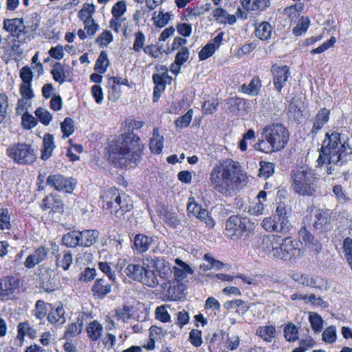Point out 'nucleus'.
Returning <instances> with one entry per match:
<instances>
[{
	"instance_id": "f257e3e1",
	"label": "nucleus",
	"mask_w": 352,
	"mask_h": 352,
	"mask_svg": "<svg viewBox=\"0 0 352 352\" xmlns=\"http://www.w3.org/2000/svg\"><path fill=\"white\" fill-rule=\"evenodd\" d=\"M144 144L133 132L122 133L111 141L108 146V160L119 168H135L140 162Z\"/></svg>"
},
{
	"instance_id": "f03ea898",
	"label": "nucleus",
	"mask_w": 352,
	"mask_h": 352,
	"mask_svg": "<svg viewBox=\"0 0 352 352\" xmlns=\"http://www.w3.org/2000/svg\"><path fill=\"white\" fill-rule=\"evenodd\" d=\"M322 143L317 160L318 165L327 164L326 173L332 175L350 159L352 148L346 141H342L340 133L337 131L327 132Z\"/></svg>"
},
{
	"instance_id": "7ed1b4c3",
	"label": "nucleus",
	"mask_w": 352,
	"mask_h": 352,
	"mask_svg": "<svg viewBox=\"0 0 352 352\" xmlns=\"http://www.w3.org/2000/svg\"><path fill=\"white\" fill-rule=\"evenodd\" d=\"M242 166L232 159L222 160L212 169L210 182L212 188L224 195L235 193L242 182Z\"/></svg>"
},
{
	"instance_id": "20e7f679",
	"label": "nucleus",
	"mask_w": 352,
	"mask_h": 352,
	"mask_svg": "<svg viewBox=\"0 0 352 352\" xmlns=\"http://www.w3.org/2000/svg\"><path fill=\"white\" fill-rule=\"evenodd\" d=\"M149 255L144 256L141 263H128L126 259L120 260L117 268L122 274L127 277L129 280L140 282L149 287H155L159 284L155 272H151L146 266V259Z\"/></svg>"
},
{
	"instance_id": "39448f33",
	"label": "nucleus",
	"mask_w": 352,
	"mask_h": 352,
	"mask_svg": "<svg viewBox=\"0 0 352 352\" xmlns=\"http://www.w3.org/2000/svg\"><path fill=\"white\" fill-rule=\"evenodd\" d=\"M263 138L258 149L265 153L278 151L284 148L289 139L288 129L280 123L267 125L263 131Z\"/></svg>"
},
{
	"instance_id": "423d86ee",
	"label": "nucleus",
	"mask_w": 352,
	"mask_h": 352,
	"mask_svg": "<svg viewBox=\"0 0 352 352\" xmlns=\"http://www.w3.org/2000/svg\"><path fill=\"white\" fill-rule=\"evenodd\" d=\"M292 188L302 196H311L316 191L317 177L312 170L300 167L292 173Z\"/></svg>"
},
{
	"instance_id": "0eeeda50",
	"label": "nucleus",
	"mask_w": 352,
	"mask_h": 352,
	"mask_svg": "<svg viewBox=\"0 0 352 352\" xmlns=\"http://www.w3.org/2000/svg\"><path fill=\"white\" fill-rule=\"evenodd\" d=\"M6 155L14 163L19 165L32 164L37 158L36 151L25 142L11 144L6 149Z\"/></svg>"
},
{
	"instance_id": "6e6552de",
	"label": "nucleus",
	"mask_w": 352,
	"mask_h": 352,
	"mask_svg": "<svg viewBox=\"0 0 352 352\" xmlns=\"http://www.w3.org/2000/svg\"><path fill=\"white\" fill-rule=\"evenodd\" d=\"M146 266L151 272H155L156 276L161 279L167 280L162 283L163 288H170L173 280V268L170 263L162 257L152 256L146 259Z\"/></svg>"
},
{
	"instance_id": "1a4fd4ad",
	"label": "nucleus",
	"mask_w": 352,
	"mask_h": 352,
	"mask_svg": "<svg viewBox=\"0 0 352 352\" xmlns=\"http://www.w3.org/2000/svg\"><path fill=\"white\" fill-rule=\"evenodd\" d=\"M278 245L275 247L272 258L282 260H289L293 258L298 249L296 246L297 243L294 241L290 237L282 238L280 236Z\"/></svg>"
},
{
	"instance_id": "9d476101",
	"label": "nucleus",
	"mask_w": 352,
	"mask_h": 352,
	"mask_svg": "<svg viewBox=\"0 0 352 352\" xmlns=\"http://www.w3.org/2000/svg\"><path fill=\"white\" fill-rule=\"evenodd\" d=\"M46 184L57 191L71 193L74 189L76 182L72 178H67L62 175L57 174L48 176Z\"/></svg>"
},
{
	"instance_id": "9b49d317",
	"label": "nucleus",
	"mask_w": 352,
	"mask_h": 352,
	"mask_svg": "<svg viewBox=\"0 0 352 352\" xmlns=\"http://www.w3.org/2000/svg\"><path fill=\"white\" fill-rule=\"evenodd\" d=\"M280 236L274 234L260 235L255 242L256 248L261 252L272 257L275 247L278 245Z\"/></svg>"
},
{
	"instance_id": "f8f14e48",
	"label": "nucleus",
	"mask_w": 352,
	"mask_h": 352,
	"mask_svg": "<svg viewBox=\"0 0 352 352\" xmlns=\"http://www.w3.org/2000/svg\"><path fill=\"white\" fill-rule=\"evenodd\" d=\"M187 211L189 214L204 221L208 227H214L215 224L214 219L208 215V212L206 209L202 208V206L195 201L193 197L188 199Z\"/></svg>"
},
{
	"instance_id": "ddd939ff",
	"label": "nucleus",
	"mask_w": 352,
	"mask_h": 352,
	"mask_svg": "<svg viewBox=\"0 0 352 352\" xmlns=\"http://www.w3.org/2000/svg\"><path fill=\"white\" fill-rule=\"evenodd\" d=\"M271 72L273 76V84L275 89L280 92L285 86L288 78L290 76V70L288 66H279L273 65Z\"/></svg>"
},
{
	"instance_id": "4468645a",
	"label": "nucleus",
	"mask_w": 352,
	"mask_h": 352,
	"mask_svg": "<svg viewBox=\"0 0 352 352\" xmlns=\"http://www.w3.org/2000/svg\"><path fill=\"white\" fill-rule=\"evenodd\" d=\"M226 235L232 240H237L242 236V217L240 215L231 216L226 222Z\"/></svg>"
},
{
	"instance_id": "2eb2a0df",
	"label": "nucleus",
	"mask_w": 352,
	"mask_h": 352,
	"mask_svg": "<svg viewBox=\"0 0 352 352\" xmlns=\"http://www.w3.org/2000/svg\"><path fill=\"white\" fill-rule=\"evenodd\" d=\"M49 253L47 247L41 245L30 252L24 261V266L27 269H32L36 265L44 261Z\"/></svg>"
},
{
	"instance_id": "dca6fc26",
	"label": "nucleus",
	"mask_w": 352,
	"mask_h": 352,
	"mask_svg": "<svg viewBox=\"0 0 352 352\" xmlns=\"http://www.w3.org/2000/svg\"><path fill=\"white\" fill-rule=\"evenodd\" d=\"M113 195L116 196L113 208L116 210V214L118 215L119 212H120V214H122L132 209V200L129 195L124 193L120 194L118 188L113 189Z\"/></svg>"
},
{
	"instance_id": "f3484780",
	"label": "nucleus",
	"mask_w": 352,
	"mask_h": 352,
	"mask_svg": "<svg viewBox=\"0 0 352 352\" xmlns=\"http://www.w3.org/2000/svg\"><path fill=\"white\" fill-rule=\"evenodd\" d=\"M3 29L17 38L21 35H25L28 32L24 25L23 19L19 18L5 19Z\"/></svg>"
},
{
	"instance_id": "a211bd4d",
	"label": "nucleus",
	"mask_w": 352,
	"mask_h": 352,
	"mask_svg": "<svg viewBox=\"0 0 352 352\" xmlns=\"http://www.w3.org/2000/svg\"><path fill=\"white\" fill-rule=\"evenodd\" d=\"M49 305L51 309L47 316L48 322L56 327H61L66 322L65 311L63 305L58 303L53 306Z\"/></svg>"
},
{
	"instance_id": "6ab92c4d",
	"label": "nucleus",
	"mask_w": 352,
	"mask_h": 352,
	"mask_svg": "<svg viewBox=\"0 0 352 352\" xmlns=\"http://www.w3.org/2000/svg\"><path fill=\"white\" fill-rule=\"evenodd\" d=\"M289 276L296 283H298L305 287L318 289H321L322 287V285L318 283L316 278H314L313 276L306 273H302L298 271H294L289 274Z\"/></svg>"
},
{
	"instance_id": "aec40b11",
	"label": "nucleus",
	"mask_w": 352,
	"mask_h": 352,
	"mask_svg": "<svg viewBox=\"0 0 352 352\" xmlns=\"http://www.w3.org/2000/svg\"><path fill=\"white\" fill-rule=\"evenodd\" d=\"M175 263L177 266L173 267V283H174V280L179 283L183 280L188 274H193L194 272L189 265L180 258H177Z\"/></svg>"
},
{
	"instance_id": "412c9836",
	"label": "nucleus",
	"mask_w": 352,
	"mask_h": 352,
	"mask_svg": "<svg viewBox=\"0 0 352 352\" xmlns=\"http://www.w3.org/2000/svg\"><path fill=\"white\" fill-rule=\"evenodd\" d=\"M64 204L59 196L50 195L43 200L41 208L43 210H49L50 212L60 213L63 212Z\"/></svg>"
},
{
	"instance_id": "4be33fe9",
	"label": "nucleus",
	"mask_w": 352,
	"mask_h": 352,
	"mask_svg": "<svg viewBox=\"0 0 352 352\" xmlns=\"http://www.w3.org/2000/svg\"><path fill=\"white\" fill-rule=\"evenodd\" d=\"M19 286V280L14 276L1 278L0 280V298L13 294Z\"/></svg>"
},
{
	"instance_id": "5701e85b",
	"label": "nucleus",
	"mask_w": 352,
	"mask_h": 352,
	"mask_svg": "<svg viewBox=\"0 0 352 352\" xmlns=\"http://www.w3.org/2000/svg\"><path fill=\"white\" fill-rule=\"evenodd\" d=\"M329 116L330 110L326 108L320 109L316 116L311 120L313 127L311 130V133H312L314 135H316L318 132L329 121Z\"/></svg>"
},
{
	"instance_id": "b1692460",
	"label": "nucleus",
	"mask_w": 352,
	"mask_h": 352,
	"mask_svg": "<svg viewBox=\"0 0 352 352\" xmlns=\"http://www.w3.org/2000/svg\"><path fill=\"white\" fill-rule=\"evenodd\" d=\"M153 241L152 237L139 233L134 236L132 248L138 253H144L149 250Z\"/></svg>"
},
{
	"instance_id": "393cba45",
	"label": "nucleus",
	"mask_w": 352,
	"mask_h": 352,
	"mask_svg": "<svg viewBox=\"0 0 352 352\" xmlns=\"http://www.w3.org/2000/svg\"><path fill=\"white\" fill-rule=\"evenodd\" d=\"M25 336H28L31 339H34L37 336L36 330L27 321L21 322L18 324L16 339L22 342Z\"/></svg>"
},
{
	"instance_id": "a878e982",
	"label": "nucleus",
	"mask_w": 352,
	"mask_h": 352,
	"mask_svg": "<svg viewBox=\"0 0 352 352\" xmlns=\"http://www.w3.org/2000/svg\"><path fill=\"white\" fill-rule=\"evenodd\" d=\"M80 236V245L82 247H90L97 241L99 237V232L97 230H84L78 231Z\"/></svg>"
},
{
	"instance_id": "bb28decb",
	"label": "nucleus",
	"mask_w": 352,
	"mask_h": 352,
	"mask_svg": "<svg viewBox=\"0 0 352 352\" xmlns=\"http://www.w3.org/2000/svg\"><path fill=\"white\" fill-rule=\"evenodd\" d=\"M91 291L94 296L102 299L111 292V285L105 279L98 278L94 284Z\"/></svg>"
},
{
	"instance_id": "cd10ccee",
	"label": "nucleus",
	"mask_w": 352,
	"mask_h": 352,
	"mask_svg": "<svg viewBox=\"0 0 352 352\" xmlns=\"http://www.w3.org/2000/svg\"><path fill=\"white\" fill-rule=\"evenodd\" d=\"M164 137L160 134L158 128H155L149 142V148L154 154H160L164 147Z\"/></svg>"
},
{
	"instance_id": "c85d7f7f",
	"label": "nucleus",
	"mask_w": 352,
	"mask_h": 352,
	"mask_svg": "<svg viewBox=\"0 0 352 352\" xmlns=\"http://www.w3.org/2000/svg\"><path fill=\"white\" fill-rule=\"evenodd\" d=\"M256 334L259 336L263 341L272 342L276 337L277 332L276 327L272 324H267L261 326L256 330Z\"/></svg>"
},
{
	"instance_id": "c756f323",
	"label": "nucleus",
	"mask_w": 352,
	"mask_h": 352,
	"mask_svg": "<svg viewBox=\"0 0 352 352\" xmlns=\"http://www.w3.org/2000/svg\"><path fill=\"white\" fill-rule=\"evenodd\" d=\"M54 148V136L50 133H46L43 140L41 158L43 160H48L51 157Z\"/></svg>"
},
{
	"instance_id": "7c9ffc66",
	"label": "nucleus",
	"mask_w": 352,
	"mask_h": 352,
	"mask_svg": "<svg viewBox=\"0 0 352 352\" xmlns=\"http://www.w3.org/2000/svg\"><path fill=\"white\" fill-rule=\"evenodd\" d=\"M213 17L215 21L221 24H234L236 19L234 14H228L224 9L217 8L213 11Z\"/></svg>"
},
{
	"instance_id": "2f4dec72",
	"label": "nucleus",
	"mask_w": 352,
	"mask_h": 352,
	"mask_svg": "<svg viewBox=\"0 0 352 352\" xmlns=\"http://www.w3.org/2000/svg\"><path fill=\"white\" fill-rule=\"evenodd\" d=\"M86 331L90 340L96 342L100 338L103 327L97 320H94L88 324Z\"/></svg>"
},
{
	"instance_id": "473e14b6",
	"label": "nucleus",
	"mask_w": 352,
	"mask_h": 352,
	"mask_svg": "<svg viewBox=\"0 0 352 352\" xmlns=\"http://www.w3.org/2000/svg\"><path fill=\"white\" fill-rule=\"evenodd\" d=\"M314 216L316 219L314 226L317 229L322 228L325 225L330 223L331 217L328 210L317 209L315 211Z\"/></svg>"
},
{
	"instance_id": "72a5a7b5",
	"label": "nucleus",
	"mask_w": 352,
	"mask_h": 352,
	"mask_svg": "<svg viewBox=\"0 0 352 352\" xmlns=\"http://www.w3.org/2000/svg\"><path fill=\"white\" fill-rule=\"evenodd\" d=\"M270 5V0H243V8L247 10L262 11Z\"/></svg>"
},
{
	"instance_id": "f704fd0d",
	"label": "nucleus",
	"mask_w": 352,
	"mask_h": 352,
	"mask_svg": "<svg viewBox=\"0 0 352 352\" xmlns=\"http://www.w3.org/2000/svg\"><path fill=\"white\" fill-rule=\"evenodd\" d=\"M73 262L72 254L70 251H64L63 254L56 256V264L57 267L64 270H68Z\"/></svg>"
},
{
	"instance_id": "c9c22d12",
	"label": "nucleus",
	"mask_w": 352,
	"mask_h": 352,
	"mask_svg": "<svg viewBox=\"0 0 352 352\" xmlns=\"http://www.w3.org/2000/svg\"><path fill=\"white\" fill-rule=\"evenodd\" d=\"M63 245L69 248L80 246L78 230H73L64 234L62 238Z\"/></svg>"
},
{
	"instance_id": "e433bc0d",
	"label": "nucleus",
	"mask_w": 352,
	"mask_h": 352,
	"mask_svg": "<svg viewBox=\"0 0 352 352\" xmlns=\"http://www.w3.org/2000/svg\"><path fill=\"white\" fill-rule=\"evenodd\" d=\"M51 74L54 80L60 85H63L66 80L65 67L59 62L54 63L51 70Z\"/></svg>"
},
{
	"instance_id": "4c0bfd02",
	"label": "nucleus",
	"mask_w": 352,
	"mask_h": 352,
	"mask_svg": "<svg viewBox=\"0 0 352 352\" xmlns=\"http://www.w3.org/2000/svg\"><path fill=\"white\" fill-rule=\"evenodd\" d=\"M261 87V82L258 77L252 78L248 86L243 85V93L255 96L258 95Z\"/></svg>"
},
{
	"instance_id": "58836bf2",
	"label": "nucleus",
	"mask_w": 352,
	"mask_h": 352,
	"mask_svg": "<svg viewBox=\"0 0 352 352\" xmlns=\"http://www.w3.org/2000/svg\"><path fill=\"white\" fill-rule=\"evenodd\" d=\"M283 333L285 340L289 342H294L298 339V329L297 327L292 322L285 326Z\"/></svg>"
},
{
	"instance_id": "ea45409f",
	"label": "nucleus",
	"mask_w": 352,
	"mask_h": 352,
	"mask_svg": "<svg viewBox=\"0 0 352 352\" xmlns=\"http://www.w3.org/2000/svg\"><path fill=\"white\" fill-rule=\"evenodd\" d=\"M109 65V60L107 54L105 51H102L96 61L94 69L99 74H104L106 72Z\"/></svg>"
},
{
	"instance_id": "a19ab883",
	"label": "nucleus",
	"mask_w": 352,
	"mask_h": 352,
	"mask_svg": "<svg viewBox=\"0 0 352 352\" xmlns=\"http://www.w3.org/2000/svg\"><path fill=\"white\" fill-rule=\"evenodd\" d=\"M272 26L266 21L261 23L255 30L256 36L261 40H267L272 34Z\"/></svg>"
},
{
	"instance_id": "79ce46f5",
	"label": "nucleus",
	"mask_w": 352,
	"mask_h": 352,
	"mask_svg": "<svg viewBox=\"0 0 352 352\" xmlns=\"http://www.w3.org/2000/svg\"><path fill=\"white\" fill-rule=\"evenodd\" d=\"M94 12L95 6L94 4L85 3L78 15L79 19L85 23L94 20L92 15Z\"/></svg>"
},
{
	"instance_id": "37998d69",
	"label": "nucleus",
	"mask_w": 352,
	"mask_h": 352,
	"mask_svg": "<svg viewBox=\"0 0 352 352\" xmlns=\"http://www.w3.org/2000/svg\"><path fill=\"white\" fill-rule=\"evenodd\" d=\"M156 12H154L153 20L154 25L160 28L166 26L170 21L173 14L170 12L164 13L163 11H160L157 16H155Z\"/></svg>"
},
{
	"instance_id": "c03bdc74",
	"label": "nucleus",
	"mask_w": 352,
	"mask_h": 352,
	"mask_svg": "<svg viewBox=\"0 0 352 352\" xmlns=\"http://www.w3.org/2000/svg\"><path fill=\"white\" fill-rule=\"evenodd\" d=\"M267 193L261 190L258 192V194L256 197V202L254 206H250L248 208V212L251 214H261L263 210V204L261 202V199H265L266 197Z\"/></svg>"
},
{
	"instance_id": "a18cd8bd",
	"label": "nucleus",
	"mask_w": 352,
	"mask_h": 352,
	"mask_svg": "<svg viewBox=\"0 0 352 352\" xmlns=\"http://www.w3.org/2000/svg\"><path fill=\"white\" fill-rule=\"evenodd\" d=\"M82 321L78 319L76 322L70 324L65 332V338H73L81 333L82 330Z\"/></svg>"
},
{
	"instance_id": "49530a36",
	"label": "nucleus",
	"mask_w": 352,
	"mask_h": 352,
	"mask_svg": "<svg viewBox=\"0 0 352 352\" xmlns=\"http://www.w3.org/2000/svg\"><path fill=\"white\" fill-rule=\"evenodd\" d=\"M47 305L48 304L42 300H38L36 302L34 316L36 319L41 320L45 318L47 313Z\"/></svg>"
},
{
	"instance_id": "de8ad7c7",
	"label": "nucleus",
	"mask_w": 352,
	"mask_h": 352,
	"mask_svg": "<svg viewBox=\"0 0 352 352\" xmlns=\"http://www.w3.org/2000/svg\"><path fill=\"white\" fill-rule=\"evenodd\" d=\"M60 129L63 137H69L74 132V120L69 117H67L60 123Z\"/></svg>"
},
{
	"instance_id": "09e8293b",
	"label": "nucleus",
	"mask_w": 352,
	"mask_h": 352,
	"mask_svg": "<svg viewBox=\"0 0 352 352\" xmlns=\"http://www.w3.org/2000/svg\"><path fill=\"white\" fill-rule=\"evenodd\" d=\"M167 305L158 306L155 309V318L164 323L170 321V316L167 311Z\"/></svg>"
},
{
	"instance_id": "8fccbe9b",
	"label": "nucleus",
	"mask_w": 352,
	"mask_h": 352,
	"mask_svg": "<svg viewBox=\"0 0 352 352\" xmlns=\"http://www.w3.org/2000/svg\"><path fill=\"white\" fill-rule=\"evenodd\" d=\"M302 8V6L297 8L296 5L289 6L283 10V13L291 21H296L301 13Z\"/></svg>"
},
{
	"instance_id": "3c124183",
	"label": "nucleus",
	"mask_w": 352,
	"mask_h": 352,
	"mask_svg": "<svg viewBox=\"0 0 352 352\" xmlns=\"http://www.w3.org/2000/svg\"><path fill=\"white\" fill-rule=\"evenodd\" d=\"M36 116L38 119V120L45 126H47L50 124L52 116L51 113L42 107H38L36 109L34 112Z\"/></svg>"
},
{
	"instance_id": "603ef678",
	"label": "nucleus",
	"mask_w": 352,
	"mask_h": 352,
	"mask_svg": "<svg viewBox=\"0 0 352 352\" xmlns=\"http://www.w3.org/2000/svg\"><path fill=\"white\" fill-rule=\"evenodd\" d=\"M113 40V36L111 31L104 30L96 39V43L102 47H107Z\"/></svg>"
},
{
	"instance_id": "864d4df0",
	"label": "nucleus",
	"mask_w": 352,
	"mask_h": 352,
	"mask_svg": "<svg viewBox=\"0 0 352 352\" xmlns=\"http://www.w3.org/2000/svg\"><path fill=\"white\" fill-rule=\"evenodd\" d=\"M311 326L315 332H320L323 328V320L317 313H311L309 316Z\"/></svg>"
},
{
	"instance_id": "5fc2aeb1",
	"label": "nucleus",
	"mask_w": 352,
	"mask_h": 352,
	"mask_svg": "<svg viewBox=\"0 0 352 352\" xmlns=\"http://www.w3.org/2000/svg\"><path fill=\"white\" fill-rule=\"evenodd\" d=\"M192 109H189L184 116L179 117L175 122L177 128L183 129L187 127L192 117Z\"/></svg>"
},
{
	"instance_id": "6e6d98bb",
	"label": "nucleus",
	"mask_w": 352,
	"mask_h": 352,
	"mask_svg": "<svg viewBox=\"0 0 352 352\" xmlns=\"http://www.w3.org/2000/svg\"><path fill=\"white\" fill-rule=\"evenodd\" d=\"M11 228L10 215L8 208H0V229H10Z\"/></svg>"
},
{
	"instance_id": "4d7b16f0",
	"label": "nucleus",
	"mask_w": 352,
	"mask_h": 352,
	"mask_svg": "<svg viewBox=\"0 0 352 352\" xmlns=\"http://www.w3.org/2000/svg\"><path fill=\"white\" fill-rule=\"evenodd\" d=\"M274 171V165L271 162H261L258 175L267 179L270 177Z\"/></svg>"
},
{
	"instance_id": "13d9d810",
	"label": "nucleus",
	"mask_w": 352,
	"mask_h": 352,
	"mask_svg": "<svg viewBox=\"0 0 352 352\" xmlns=\"http://www.w3.org/2000/svg\"><path fill=\"white\" fill-rule=\"evenodd\" d=\"M134 42L133 50L136 52H140L144 47L146 37L142 31H138L134 34Z\"/></svg>"
},
{
	"instance_id": "bf43d9fd",
	"label": "nucleus",
	"mask_w": 352,
	"mask_h": 352,
	"mask_svg": "<svg viewBox=\"0 0 352 352\" xmlns=\"http://www.w3.org/2000/svg\"><path fill=\"white\" fill-rule=\"evenodd\" d=\"M126 11V5L124 1H119L111 8L112 17H122Z\"/></svg>"
},
{
	"instance_id": "052dcab7",
	"label": "nucleus",
	"mask_w": 352,
	"mask_h": 352,
	"mask_svg": "<svg viewBox=\"0 0 352 352\" xmlns=\"http://www.w3.org/2000/svg\"><path fill=\"white\" fill-rule=\"evenodd\" d=\"M337 338L336 329L334 326H329L322 333V340L327 343H333Z\"/></svg>"
},
{
	"instance_id": "680f3d73",
	"label": "nucleus",
	"mask_w": 352,
	"mask_h": 352,
	"mask_svg": "<svg viewBox=\"0 0 352 352\" xmlns=\"http://www.w3.org/2000/svg\"><path fill=\"white\" fill-rule=\"evenodd\" d=\"M168 78V74L160 75L154 74L152 76L153 81L155 84L154 89H159V91H164L166 88V78Z\"/></svg>"
},
{
	"instance_id": "e2e57ef3",
	"label": "nucleus",
	"mask_w": 352,
	"mask_h": 352,
	"mask_svg": "<svg viewBox=\"0 0 352 352\" xmlns=\"http://www.w3.org/2000/svg\"><path fill=\"white\" fill-rule=\"evenodd\" d=\"M262 227L268 232H280L283 226L276 225L272 217L265 218L262 221Z\"/></svg>"
},
{
	"instance_id": "0e129e2a",
	"label": "nucleus",
	"mask_w": 352,
	"mask_h": 352,
	"mask_svg": "<svg viewBox=\"0 0 352 352\" xmlns=\"http://www.w3.org/2000/svg\"><path fill=\"white\" fill-rule=\"evenodd\" d=\"M309 19L308 18L302 17L298 23L294 28L293 33L296 36H300L305 33L309 25Z\"/></svg>"
},
{
	"instance_id": "69168bd1",
	"label": "nucleus",
	"mask_w": 352,
	"mask_h": 352,
	"mask_svg": "<svg viewBox=\"0 0 352 352\" xmlns=\"http://www.w3.org/2000/svg\"><path fill=\"white\" fill-rule=\"evenodd\" d=\"M99 269L107 275L109 278V280L111 283L116 282V276L115 274V271H113L111 267L108 263L106 262H100L98 263Z\"/></svg>"
},
{
	"instance_id": "338daca9",
	"label": "nucleus",
	"mask_w": 352,
	"mask_h": 352,
	"mask_svg": "<svg viewBox=\"0 0 352 352\" xmlns=\"http://www.w3.org/2000/svg\"><path fill=\"white\" fill-rule=\"evenodd\" d=\"M189 58V50L186 47H181L175 58V63L177 65H182Z\"/></svg>"
},
{
	"instance_id": "774afa93",
	"label": "nucleus",
	"mask_w": 352,
	"mask_h": 352,
	"mask_svg": "<svg viewBox=\"0 0 352 352\" xmlns=\"http://www.w3.org/2000/svg\"><path fill=\"white\" fill-rule=\"evenodd\" d=\"M217 50L213 44L207 43L199 52L198 56L199 60H204L212 56Z\"/></svg>"
}]
</instances>
